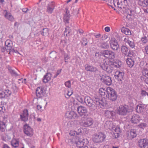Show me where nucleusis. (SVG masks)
<instances>
[{
    "mask_svg": "<svg viewBox=\"0 0 148 148\" xmlns=\"http://www.w3.org/2000/svg\"><path fill=\"white\" fill-rule=\"evenodd\" d=\"M84 103H86L87 106L93 108L95 107L93 103L102 108L106 106L107 104V103L104 99L100 100L98 98H95V99L93 100L89 96H86L84 97Z\"/></svg>",
    "mask_w": 148,
    "mask_h": 148,
    "instance_id": "1",
    "label": "nucleus"
},
{
    "mask_svg": "<svg viewBox=\"0 0 148 148\" xmlns=\"http://www.w3.org/2000/svg\"><path fill=\"white\" fill-rule=\"evenodd\" d=\"M106 136L102 132H99L95 134L93 138V141L96 143H100L104 141Z\"/></svg>",
    "mask_w": 148,
    "mask_h": 148,
    "instance_id": "2",
    "label": "nucleus"
},
{
    "mask_svg": "<svg viewBox=\"0 0 148 148\" xmlns=\"http://www.w3.org/2000/svg\"><path fill=\"white\" fill-rule=\"evenodd\" d=\"M128 107L126 105H122L120 106L116 110V113L119 115L125 116L128 112Z\"/></svg>",
    "mask_w": 148,
    "mask_h": 148,
    "instance_id": "3",
    "label": "nucleus"
},
{
    "mask_svg": "<svg viewBox=\"0 0 148 148\" xmlns=\"http://www.w3.org/2000/svg\"><path fill=\"white\" fill-rule=\"evenodd\" d=\"M77 111L79 115L83 116L82 118H86L88 115L87 114V109L84 107L80 106L77 108Z\"/></svg>",
    "mask_w": 148,
    "mask_h": 148,
    "instance_id": "4",
    "label": "nucleus"
},
{
    "mask_svg": "<svg viewBox=\"0 0 148 148\" xmlns=\"http://www.w3.org/2000/svg\"><path fill=\"white\" fill-rule=\"evenodd\" d=\"M108 92L109 93V94L108 98L112 101L116 100L117 95L116 92L114 90L110 87L109 90H108Z\"/></svg>",
    "mask_w": 148,
    "mask_h": 148,
    "instance_id": "5",
    "label": "nucleus"
},
{
    "mask_svg": "<svg viewBox=\"0 0 148 148\" xmlns=\"http://www.w3.org/2000/svg\"><path fill=\"white\" fill-rule=\"evenodd\" d=\"M36 94L38 98H42L46 94V90L42 87H38L36 90Z\"/></svg>",
    "mask_w": 148,
    "mask_h": 148,
    "instance_id": "6",
    "label": "nucleus"
},
{
    "mask_svg": "<svg viewBox=\"0 0 148 148\" xmlns=\"http://www.w3.org/2000/svg\"><path fill=\"white\" fill-rule=\"evenodd\" d=\"M82 118L81 119L82 123L83 125L86 127H89L92 125L93 123V121L91 118Z\"/></svg>",
    "mask_w": 148,
    "mask_h": 148,
    "instance_id": "7",
    "label": "nucleus"
},
{
    "mask_svg": "<svg viewBox=\"0 0 148 148\" xmlns=\"http://www.w3.org/2000/svg\"><path fill=\"white\" fill-rule=\"evenodd\" d=\"M23 132L27 136L31 137L33 135V130L27 125L24 126Z\"/></svg>",
    "mask_w": 148,
    "mask_h": 148,
    "instance_id": "8",
    "label": "nucleus"
},
{
    "mask_svg": "<svg viewBox=\"0 0 148 148\" xmlns=\"http://www.w3.org/2000/svg\"><path fill=\"white\" fill-rule=\"evenodd\" d=\"M103 55L108 58L114 59L115 58L116 54L111 50H105L103 51Z\"/></svg>",
    "mask_w": 148,
    "mask_h": 148,
    "instance_id": "9",
    "label": "nucleus"
},
{
    "mask_svg": "<svg viewBox=\"0 0 148 148\" xmlns=\"http://www.w3.org/2000/svg\"><path fill=\"white\" fill-rule=\"evenodd\" d=\"M114 76L118 80L119 83L122 84V81L124 80V73L120 71H117L115 72Z\"/></svg>",
    "mask_w": 148,
    "mask_h": 148,
    "instance_id": "10",
    "label": "nucleus"
},
{
    "mask_svg": "<svg viewBox=\"0 0 148 148\" xmlns=\"http://www.w3.org/2000/svg\"><path fill=\"white\" fill-rule=\"evenodd\" d=\"M101 80L104 84L108 85H110L112 84V81L111 77L106 75H100Z\"/></svg>",
    "mask_w": 148,
    "mask_h": 148,
    "instance_id": "11",
    "label": "nucleus"
},
{
    "mask_svg": "<svg viewBox=\"0 0 148 148\" xmlns=\"http://www.w3.org/2000/svg\"><path fill=\"white\" fill-rule=\"evenodd\" d=\"M110 44L111 49L113 50L116 51L119 48V45L117 41L114 38L111 39Z\"/></svg>",
    "mask_w": 148,
    "mask_h": 148,
    "instance_id": "12",
    "label": "nucleus"
},
{
    "mask_svg": "<svg viewBox=\"0 0 148 148\" xmlns=\"http://www.w3.org/2000/svg\"><path fill=\"white\" fill-rule=\"evenodd\" d=\"M142 75L140 77L141 80L148 84V69L145 68L142 71Z\"/></svg>",
    "mask_w": 148,
    "mask_h": 148,
    "instance_id": "13",
    "label": "nucleus"
},
{
    "mask_svg": "<svg viewBox=\"0 0 148 148\" xmlns=\"http://www.w3.org/2000/svg\"><path fill=\"white\" fill-rule=\"evenodd\" d=\"M136 131L135 129L129 130L127 132V139L131 140L136 136Z\"/></svg>",
    "mask_w": 148,
    "mask_h": 148,
    "instance_id": "14",
    "label": "nucleus"
},
{
    "mask_svg": "<svg viewBox=\"0 0 148 148\" xmlns=\"http://www.w3.org/2000/svg\"><path fill=\"white\" fill-rule=\"evenodd\" d=\"M56 6L55 3L53 1H51L47 4V12L49 14H52Z\"/></svg>",
    "mask_w": 148,
    "mask_h": 148,
    "instance_id": "15",
    "label": "nucleus"
},
{
    "mask_svg": "<svg viewBox=\"0 0 148 148\" xmlns=\"http://www.w3.org/2000/svg\"><path fill=\"white\" fill-rule=\"evenodd\" d=\"M138 144L141 148H148V140L145 138L141 139L138 141Z\"/></svg>",
    "mask_w": 148,
    "mask_h": 148,
    "instance_id": "16",
    "label": "nucleus"
},
{
    "mask_svg": "<svg viewBox=\"0 0 148 148\" xmlns=\"http://www.w3.org/2000/svg\"><path fill=\"white\" fill-rule=\"evenodd\" d=\"M66 118L68 119H72L73 118L77 119L78 118L77 114L73 111H68L65 114Z\"/></svg>",
    "mask_w": 148,
    "mask_h": 148,
    "instance_id": "17",
    "label": "nucleus"
},
{
    "mask_svg": "<svg viewBox=\"0 0 148 148\" xmlns=\"http://www.w3.org/2000/svg\"><path fill=\"white\" fill-rule=\"evenodd\" d=\"M21 119L22 121H27L28 120L29 114L28 110L26 109L23 110V113L20 115Z\"/></svg>",
    "mask_w": 148,
    "mask_h": 148,
    "instance_id": "18",
    "label": "nucleus"
},
{
    "mask_svg": "<svg viewBox=\"0 0 148 148\" xmlns=\"http://www.w3.org/2000/svg\"><path fill=\"white\" fill-rule=\"evenodd\" d=\"M84 67L85 69L88 71L94 72L98 71L97 68L88 64H86Z\"/></svg>",
    "mask_w": 148,
    "mask_h": 148,
    "instance_id": "19",
    "label": "nucleus"
},
{
    "mask_svg": "<svg viewBox=\"0 0 148 148\" xmlns=\"http://www.w3.org/2000/svg\"><path fill=\"white\" fill-rule=\"evenodd\" d=\"M127 0H119L120 4L118 5V8L120 9L125 8L127 5Z\"/></svg>",
    "mask_w": 148,
    "mask_h": 148,
    "instance_id": "20",
    "label": "nucleus"
},
{
    "mask_svg": "<svg viewBox=\"0 0 148 148\" xmlns=\"http://www.w3.org/2000/svg\"><path fill=\"white\" fill-rule=\"evenodd\" d=\"M140 116L138 115L135 114L133 115L131 119L132 123L136 124L139 121Z\"/></svg>",
    "mask_w": 148,
    "mask_h": 148,
    "instance_id": "21",
    "label": "nucleus"
},
{
    "mask_svg": "<svg viewBox=\"0 0 148 148\" xmlns=\"http://www.w3.org/2000/svg\"><path fill=\"white\" fill-rule=\"evenodd\" d=\"M69 13V11L68 10H66L65 13L63 17L64 21L66 23H69L70 16Z\"/></svg>",
    "mask_w": 148,
    "mask_h": 148,
    "instance_id": "22",
    "label": "nucleus"
},
{
    "mask_svg": "<svg viewBox=\"0 0 148 148\" xmlns=\"http://www.w3.org/2000/svg\"><path fill=\"white\" fill-rule=\"evenodd\" d=\"M5 45L7 48V49H8V50L9 51L11 50L12 51V50H14L15 52L13 49H12V42L10 40H7L5 42Z\"/></svg>",
    "mask_w": 148,
    "mask_h": 148,
    "instance_id": "23",
    "label": "nucleus"
},
{
    "mask_svg": "<svg viewBox=\"0 0 148 148\" xmlns=\"http://www.w3.org/2000/svg\"><path fill=\"white\" fill-rule=\"evenodd\" d=\"M98 45L101 49H108L109 47V44L107 41L101 42L100 44H98Z\"/></svg>",
    "mask_w": 148,
    "mask_h": 148,
    "instance_id": "24",
    "label": "nucleus"
},
{
    "mask_svg": "<svg viewBox=\"0 0 148 148\" xmlns=\"http://www.w3.org/2000/svg\"><path fill=\"white\" fill-rule=\"evenodd\" d=\"M124 41L125 42L127 43L131 48H133L134 47L135 44L133 40H130L129 38H125Z\"/></svg>",
    "mask_w": 148,
    "mask_h": 148,
    "instance_id": "25",
    "label": "nucleus"
},
{
    "mask_svg": "<svg viewBox=\"0 0 148 148\" xmlns=\"http://www.w3.org/2000/svg\"><path fill=\"white\" fill-rule=\"evenodd\" d=\"M112 129L113 131H114V134H117V137L115 136L116 138H117L119 136V134L121 132V130H120V127L118 126H116V127H112Z\"/></svg>",
    "mask_w": 148,
    "mask_h": 148,
    "instance_id": "26",
    "label": "nucleus"
},
{
    "mask_svg": "<svg viewBox=\"0 0 148 148\" xmlns=\"http://www.w3.org/2000/svg\"><path fill=\"white\" fill-rule=\"evenodd\" d=\"M51 77V74L50 73H47L43 77V82L45 83L47 82L50 80Z\"/></svg>",
    "mask_w": 148,
    "mask_h": 148,
    "instance_id": "27",
    "label": "nucleus"
},
{
    "mask_svg": "<svg viewBox=\"0 0 148 148\" xmlns=\"http://www.w3.org/2000/svg\"><path fill=\"white\" fill-rule=\"evenodd\" d=\"M5 16L6 18L11 21H14V18L13 16L10 12H6Z\"/></svg>",
    "mask_w": 148,
    "mask_h": 148,
    "instance_id": "28",
    "label": "nucleus"
},
{
    "mask_svg": "<svg viewBox=\"0 0 148 148\" xmlns=\"http://www.w3.org/2000/svg\"><path fill=\"white\" fill-rule=\"evenodd\" d=\"M144 109V105L141 104H139L137 106L136 110L138 113H140L143 111Z\"/></svg>",
    "mask_w": 148,
    "mask_h": 148,
    "instance_id": "29",
    "label": "nucleus"
},
{
    "mask_svg": "<svg viewBox=\"0 0 148 148\" xmlns=\"http://www.w3.org/2000/svg\"><path fill=\"white\" fill-rule=\"evenodd\" d=\"M121 31L123 33L127 35L130 36L131 35V32L128 28L123 27L121 29Z\"/></svg>",
    "mask_w": 148,
    "mask_h": 148,
    "instance_id": "30",
    "label": "nucleus"
},
{
    "mask_svg": "<svg viewBox=\"0 0 148 148\" xmlns=\"http://www.w3.org/2000/svg\"><path fill=\"white\" fill-rule=\"evenodd\" d=\"M126 63L128 66L130 67H132L134 65V61L131 58H128L127 59Z\"/></svg>",
    "mask_w": 148,
    "mask_h": 148,
    "instance_id": "31",
    "label": "nucleus"
},
{
    "mask_svg": "<svg viewBox=\"0 0 148 148\" xmlns=\"http://www.w3.org/2000/svg\"><path fill=\"white\" fill-rule=\"evenodd\" d=\"M121 50L122 52L126 56L127 54L129 51L128 48L124 45L121 46Z\"/></svg>",
    "mask_w": 148,
    "mask_h": 148,
    "instance_id": "32",
    "label": "nucleus"
},
{
    "mask_svg": "<svg viewBox=\"0 0 148 148\" xmlns=\"http://www.w3.org/2000/svg\"><path fill=\"white\" fill-rule=\"evenodd\" d=\"M11 144L12 146L16 148L19 145V141L18 140L15 139H13L11 141Z\"/></svg>",
    "mask_w": 148,
    "mask_h": 148,
    "instance_id": "33",
    "label": "nucleus"
},
{
    "mask_svg": "<svg viewBox=\"0 0 148 148\" xmlns=\"http://www.w3.org/2000/svg\"><path fill=\"white\" fill-rule=\"evenodd\" d=\"M75 143L77 147V148H79L84 145V142L81 140H78V141H76Z\"/></svg>",
    "mask_w": 148,
    "mask_h": 148,
    "instance_id": "34",
    "label": "nucleus"
},
{
    "mask_svg": "<svg viewBox=\"0 0 148 148\" xmlns=\"http://www.w3.org/2000/svg\"><path fill=\"white\" fill-rule=\"evenodd\" d=\"M121 65V62L119 60H116L113 62V66L116 68H120Z\"/></svg>",
    "mask_w": 148,
    "mask_h": 148,
    "instance_id": "35",
    "label": "nucleus"
},
{
    "mask_svg": "<svg viewBox=\"0 0 148 148\" xmlns=\"http://www.w3.org/2000/svg\"><path fill=\"white\" fill-rule=\"evenodd\" d=\"M6 126L5 124L3 122L1 121H0V130L2 132H5Z\"/></svg>",
    "mask_w": 148,
    "mask_h": 148,
    "instance_id": "36",
    "label": "nucleus"
},
{
    "mask_svg": "<svg viewBox=\"0 0 148 148\" xmlns=\"http://www.w3.org/2000/svg\"><path fill=\"white\" fill-rule=\"evenodd\" d=\"M49 32L48 29L47 28H43L42 32H41V34L43 36H47L49 34Z\"/></svg>",
    "mask_w": 148,
    "mask_h": 148,
    "instance_id": "37",
    "label": "nucleus"
},
{
    "mask_svg": "<svg viewBox=\"0 0 148 148\" xmlns=\"http://www.w3.org/2000/svg\"><path fill=\"white\" fill-rule=\"evenodd\" d=\"M6 96L4 92V89L3 87L0 90V98L3 99Z\"/></svg>",
    "mask_w": 148,
    "mask_h": 148,
    "instance_id": "38",
    "label": "nucleus"
},
{
    "mask_svg": "<svg viewBox=\"0 0 148 148\" xmlns=\"http://www.w3.org/2000/svg\"><path fill=\"white\" fill-rule=\"evenodd\" d=\"M108 62H106L105 60H104H104L103 61V64L101 66V67L102 69L105 70L108 67L109 65H108Z\"/></svg>",
    "mask_w": 148,
    "mask_h": 148,
    "instance_id": "39",
    "label": "nucleus"
},
{
    "mask_svg": "<svg viewBox=\"0 0 148 148\" xmlns=\"http://www.w3.org/2000/svg\"><path fill=\"white\" fill-rule=\"evenodd\" d=\"M110 89V87H108L106 90L105 89V92H104V94H103V98L104 99L108 98V96L109 93L108 92V90H109ZM104 99L105 100V99Z\"/></svg>",
    "mask_w": 148,
    "mask_h": 148,
    "instance_id": "40",
    "label": "nucleus"
},
{
    "mask_svg": "<svg viewBox=\"0 0 148 148\" xmlns=\"http://www.w3.org/2000/svg\"><path fill=\"white\" fill-rule=\"evenodd\" d=\"M8 70L11 74L12 75L17 76L19 75L14 70L12 69L11 68H9Z\"/></svg>",
    "mask_w": 148,
    "mask_h": 148,
    "instance_id": "41",
    "label": "nucleus"
},
{
    "mask_svg": "<svg viewBox=\"0 0 148 148\" xmlns=\"http://www.w3.org/2000/svg\"><path fill=\"white\" fill-rule=\"evenodd\" d=\"M105 89L104 88H101L99 89V93L100 96L103 97L104 92H105Z\"/></svg>",
    "mask_w": 148,
    "mask_h": 148,
    "instance_id": "42",
    "label": "nucleus"
},
{
    "mask_svg": "<svg viewBox=\"0 0 148 148\" xmlns=\"http://www.w3.org/2000/svg\"><path fill=\"white\" fill-rule=\"evenodd\" d=\"M113 69V67L109 65L105 71H106L108 73H111L112 72Z\"/></svg>",
    "mask_w": 148,
    "mask_h": 148,
    "instance_id": "43",
    "label": "nucleus"
},
{
    "mask_svg": "<svg viewBox=\"0 0 148 148\" xmlns=\"http://www.w3.org/2000/svg\"><path fill=\"white\" fill-rule=\"evenodd\" d=\"M77 99L78 101L81 103H84V97L82 96H78L77 97Z\"/></svg>",
    "mask_w": 148,
    "mask_h": 148,
    "instance_id": "44",
    "label": "nucleus"
},
{
    "mask_svg": "<svg viewBox=\"0 0 148 148\" xmlns=\"http://www.w3.org/2000/svg\"><path fill=\"white\" fill-rule=\"evenodd\" d=\"M140 2L142 3L143 7H146L148 5V0H141Z\"/></svg>",
    "mask_w": 148,
    "mask_h": 148,
    "instance_id": "45",
    "label": "nucleus"
},
{
    "mask_svg": "<svg viewBox=\"0 0 148 148\" xmlns=\"http://www.w3.org/2000/svg\"><path fill=\"white\" fill-rule=\"evenodd\" d=\"M4 92L6 97L10 96L11 93V91L8 89L4 90Z\"/></svg>",
    "mask_w": 148,
    "mask_h": 148,
    "instance_id": "46",
    "label": "nucleus"
},
{
    "mask_svg": "<svg viewBox=\"0 0 148 148\" xmlns=\"http://www.w3.org/2000/svg\"><path fill=\"white\" fill-rule=\"evenodd\" d=\"M134 11H132L131 10L128 9L126 13V14H127V17H128V16H131L132 15H133L134 14Z\"/></svg>",
    "mask_w": 148,
    "mask_h": 148,
    "instance_id": "47",
    "label": "nucleus"
},
{
    "mask_svg": "<svg viewBox=\"0 0 148 148\" xmlns=\"http://www.w3.org/2000/svg\"><path fill=\"white\" fill-rule=\"evenodd\" d=\"M87 43L88 41L87 39L85 38H82V44L85 46L87 45Z\"/></svg>",
    "mask_w": 148,
    "mask_h": 148,
    "instance_id": "48",
    "label": "nucleus"
},
{
    "mask_svg": "<svg viewBox=\"0 0 148 148\" xmlns=\"http://www.w3.org/2000/svg\"><path fill=\"white\" fill-rule=\"evenodd\" d=\"M141 41L144 44H146L147 41V38L144 36L143 37H142L141 39Z\"/></svg>",
    "mask_w": 148,
    "mask_h": 148,
    "instance_id": "49",
    "label": "nucleus"
},
{
    "mask_svg": "<svg viewBox=\"0 0 148 148\" xmlns=\"http://www.w3.org/2000/svg\"><path fill=\"white\" fill-rule=\"evenodd\" d=\"M112 112L107 110L105 112V114L106 116L108 117L110 116H112Z\"/></svg>",
    "mask_w": 148,
    "mask_h": 148,
    "instance_id": "50",
    "label": "nucleus"
},
{
    "mask_svg": "<svg viewBox=\"0 0 148 148\" xmlns=\"http://www.w3.org/2000/svg\"><path fill=\"white\" fill-rule=\"evenodd\" d=\"M138 126L140 128L142 129H144L146 126V124L143 123H141L138 125Z\"/></svg>",
    "mask_w": 148,
    "mask_h": 148,
    "instance_id": "51",
    "label": "nucleus"
},
{
    "mask_svg": "<svg viewBox=\"0 0 148 148\" xmlns=\"http://www.w3.org/2000/svg\"><path fill=\"white\" fill-rule=\"evenodd\" d=\"M107 38V36L105 34H103L101 35V38L100 39H99V40H106Z\"/></svg>",
    "mask_w": 148,
    "mask_h": 148,
    "instance_id": "52",
    "label": "nucleus"
},
{
    "mask_svg": "<svg viewBox=\"0 0 148 148\" xmlns=\"http://www.w3.org/2000/svg\"><path fill=\"white\" fill-rule=\"evenodd\" d=\"M65 86L68 88H70L71 87V82L70 81H68L65 83Z\"/></svg>",
    "mask_w": 148,
    "mask_h": 148,
    "instance_id": "53",
    "label": "nucleus"
},
{
    "mask_svg": "<svg viewBox=\"0 0 148 148\" xmlns=\"http://www.w3.org/2000/svg\"><path fill=\"white\" fill-rule=\"evenodd\" d=\"M147 92L144 90H142L140 94L142 96H145L147 95Z\"/></svg>",
    "mask_w": 148,
    "mask_h": 148,
    "instance_id": "54",
    "label": "nucleus"
},
{
    "mask_svg": "<svg viewBox=\"0 0 148 148\" xmlns=\"http://www.w3.org/2000/svg\"><path fill=\"white\" fill-rule=\"evenodd\" d=\"M113 2L114 5L116 6V4L118 8V5L120 4L119 0H113Z\"/></svg>",
    "mask_w": 148,
    "mask_h": 148,
    "instance_id": "55",
    "label": "nucleus"
},
{
    "mask_svg": "<svg viewBox=\"0 0 148 148\" xmlns=\"http://www.w3.org/2000/svg\"><path fill=\"white\" fill-rule=\"evenodd\" d=\"M12 89L13 90V91L14 93H16L17 92L18 88L16 86H13L12 87Z\"/></svg>",
    "mask_w": 148,
    "mask_h": 148,
    "instance_id": "56",
    "label": "nucleus"
},
{
    "mask_svg": "<svg viewBox=\"0 0 148 148\" xmlns=\"http://www.w3.org/2000/svg\"><path fill=\"white\" fill-rule=\"evenodd\" d=\"M61 69L58 70L56 72V74L54 76V77L56 78V77L61 72Z\"/></svg>",
    "mask_w": 148,
    "mask_h": 148,
    "instance_id": "57",
    "label": "nucleus"
},
{
    "mask_svg": "<svg viewBox=\"0 0 148 148\" xmlns=\"http://www.w3.org/2000/svg\"><path fill=\"white\" fill-rule=\"evenodd\" d=\"M69 57L67 54H65L64 55V59L66 62H67V60L69 59Z\"/></svg>",
    "mask_w": 148,
    "mask_h": 148,
    "instance_id": "58",
    "label": "nucleus"
},
{
    "mask_svg": "<svg viewBox=\"0 0 148 148\" xmlns=\"http://www.w3.org/2000/svg\"><path fill=\"white\" fill-rule=\"evenodd\" d=\"M1 51L2 52H4L6 50H8V49H7V48L6 47H1Z\"/></svg>",
    "mask_w": 148,
    "mask_h": 148,
    "instance_id": "59",
    "label": "nucleus"
},
{
    "mask_svg": "<svg viewBox=\"0 0 148 148\" xmlns=\"http://www.w3.org/2000/svg\"><path fill=\"white\" fill-rule=\"evenodd\" d=\"M133 52L132 51H128V54H127V56H130V57H132L133 56Z\"/></svg>",
    "mask_w": 148,
    "mask_h": 148,
    "instance_id": "60",
    "label": "nucleus"
},
{
    "mask_svg": "<svg viewBox=\"0 0 148 148\" xmlns=\"http://www.w3.org/2000/svg\"><path fill=\"white\" fill-rule=\"evenodd\" d=\"M72 94V92L68 91L67 93V96H65V97L67 98H69V97Z\"/></svg>",
    "mask_w": 148,
    "mask_h": 148,
    "instance_id": "61",
    "label": "nucleus"
},
{
    "mask_svg": "<svg viewBox=\"0 0 148 148\" xmlns=\"http://www.w3.org/2000/svg\"><path fill=\"white\" fill-rule=\"evenodd\" d=\"M82 130L81 129H79L78 130V132H75V133H76V134L78 135H79L81 133Z\"/></svg>",
    "mask_w": 148,
    "mask_h": 148,
    "instance_id": "62",
    "label": "nucleus"
},
{
    "mask_svg": "<svg viewBox=\"0 0 148 148\" xmlns=\"http://www.w3.org/2000/svg\"><path fill=\"white\" fill-rule=\"evenodd\" d=\"M69 27H66L65 28V30L64 31L65 33H67L69 34L70 32V31L69 30Z\"/></svg>",
    "mask_w": 148,
    "mask_h": 148,
    "instance_id": "63",
    "label": "nucleus"
},
{
    "mask_svg": "<svg viewBox=\"0 0 148 148\" xmlns=\"http://www.w3.org/2000/svg\"><path fill=\"white\" fill-rule=\"evenodd\" d=\"M145 50L146 53L148 55V45H147L145 46Z\"/></svg>",
    "mask_w": 148,
    "mask_h": 148,
    "instance_id": "64",
    "label": "nucleus"
}]
</instances>
